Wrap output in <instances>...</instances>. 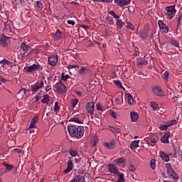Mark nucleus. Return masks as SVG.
<instances>
[{"mask_svg": "<svg viewBox=\"0 0 182 182\" xmlns=\"http://www.w3.org/2000/svg\"><path fill=\"white\" fill-rule=\"evenodd\" d=\"M104 146L109 149V150H113L116 147V142L114 139H112L109 142H105Z\"/></svg>", "mask_w": 182, "mask_h": 182, "instance_id": "nucleus-17", "label": "nucleus"}, {"mask_svg": "<svg viewBox=\"0 0 182 182\" xmlns=\"http://www.w3.org/2000/svg\"><path fill=\"white\" fill-rule=\"evenodd\" d=\"M78 73L81 76H83L85 75H92V70L90 69H89L87 67H82L78 70Z\"/></svg>", "mask_w": 182, "mask_h": 182, "instance_id": "nucleus-11", "label": "nucleus"}, {"mask_svg": "<svg viewBox=\"0 0 182 182\" xmlns=\"http://www.w3.org/2000/svg\"><path fill=\"white\" fill-rule=\"evenodd\" d=\"M36 8H42V5H43L42 2L37 1H36Z\"/></svg>", "mask_w": 182, "mask_h": 182, "instance_id": "nucleus-53", "label": "nucleus"}, {"mask_svg": "<svg viewBox=\"0 0 182 182\" xmlns=\"http://www.w3.org/2000/svg\"><path fill=\"white\" fill-rule=\"evenodd\" d=\"M168 76H170V73H168V71H166L164 73V75H163V80H166V81H168Z\"/></svg>", "mask_w": 182, "mask_h": 182, "instance_id": "nucleus-40", "label": "nucleus"}, {"mask_svg": "<svg viewBox=\"0 0 182 182\" xmlns=\"http://www.w3.org/2000/svg\"><path fill=\"white\" fill-rule=\"evenodd\" d=\"M124 163H126V159L123 157H120L118 159H115V164H123Z\"/></svg>", "mask_w": 182, "mask_h": 182, "instance_id": "nucleus-33", "label": "nucleus"}, {"mask_svg": "<svg viewBox=\"0 0 182 182\" xmlns=\"http://www.w3.org/2000/svg\"><path fill=\"white\" fill-rule=\"evenodd\" d=\"M136 169H137V168H136V166H134V165L130 164L128 166V170L129 171H131L132 173H134V171H136Z\"/></svg>", "mask_w": 182, "mask_h": 182, "instance_id": "nucleus-39", "label": "nucleus"}, {"mask_svg": "<svg viewBox=\"0 0 182 182\" xmlns=\"http://www.w3.org/2000/svg\"><path fill=\"white\" fill-rule=\"evenodd\" d=\"M41 69V65L39 64H33V65L28 66L25 68L26 72L28 73H32V72H35V70H39Z\"/></svg>", "mask_w": 182, "mask_h": 182, "instance_id": "nucleus-8", "label": "nucleus"}, {"mask_svg": "<svg viewBox=\"0 0 182 182\" xmlns=\"http://www.w3.org/2000/svg\"><path fill=\"white\" fill-rule=\"evenodd\" d=\"M52 89V87L50 85H47L46 87V92H49Z\"/></svg>", "mask_w": 182, "mask_h": 182, "instance_id": "nucleus-61", "label": "nucleus"}, {"mask_svg": "<svg viewBox=\"0 0 182 182\" xmlns=\"http://www.w3.org/2000/svg\"><path fill=\"white\" fill-rule=\"evenodd\" d=\"M140 36L142 39H147L149 38V33L145 31H142L140 32Z\"/></svg>", "mask_w": 182, "mask_h": 182, "instance_id": "nucleus-35", "label": "nucleus"}, {"mask_svg": "<svg viewBox=\"0 0 182 182\" xmlns=\"http://www.w3.org/2000/svg\"><path fill=\"white\" fill-rule=\"evenodd\" d=\"M110 114L112 117H114V119H117V117L116 116V112L112 109L110 110Z\"/></svg>", "mask_w": 182, "mask_h": 182, "instance_id": "nucleus-51", "label": "nucleus"}, {"mask_svg": "<svg viewBox=\"0 0 182 182\" xmlns=\"http://www.w3.org/2000/svg\"><path fill=\"white\" fill-rule=\"evenodd\" d=\"M3 166H5L6 168L9 171H11L12 168H14V166L9 165L5 162L3 163Z\"/></svg>", "mask_w": 182, "mask_h": 182, "instance_id": "nucleus-45", "label": "nucleus"}, {"mask_svg": "<svg viewBox=\"0 0 182 182\" xmlns=\"http://www.w3.org/2000/svg\"><path fill=\"white\" fill-rule=\"evenodd\" d=\"M77 103H79V100H77V99H74L71 101V105H72L73 107H75L76 106V105H77Z\"/></svg>", "mask_w": 182, "mask_h": 182, "instance_id": "nucleus-47", "label": "nucleus"}, {"mask_svg": "<svg viewBox=\"0 0 182 182\" xmlns=\"http://www.w3.org/2000/svg\"><path fill=\"white\" fill-rule=\"evenodd\" d=\"M75 93H76V95H77V96H82V92L80 91L76 90Z\"/></svg>", "mask_w": 182, "mask_h": 182, "instance_id": "nucleus-64", "label": "nucleus"}, {"mask_svg": "<svg viewBox=\"0 0 182 182\" xmlns=\"http://www.w3.org/2000/svg\"><path fill=\"white\" fill-rule=\"evenodd\" d=\"M168 127H169L168 124H167V125L161 124V125H160L159 129H160V130L163 131V130H166V129H168Z\"/></svg>", "mask_w": 182, "mask_h": 182, "instance_id": "nucleus-48", "label": "nucleus"}, {"mask_svg": "<svg viewBox=\"0 0 182 182\" xmlns=\"http://www.w3.org/2000/svg\"><path fill=\"white\" fill-rule=\"evenodd\" d=\"M115 4H117L119 6L123 8V6H127V5H130L132 0H114Z\"/></svg>", "mask_w": 182, "mask_h": 182, "instance_id": "nucleus-12", "label": "nucleus"}, {"mask_svg": "<svg viewBox=\"0 0 182 182\" xmlns=\"http://www.w3.org/2000/svg\"><path fill=\"white\" fill-rule=\"evenodd\" d=\"M78 182H86L85 181V176H79V178H78V180H77Z\"/></svg>", "mask_w": 182, "mask_h": 182, "instance_id": "nucleus-55", "label": "nucleus"}, {"mask_svg": "<svg viewBox=\"0 0 182 182\" xmlns=\"http://www.w3.org/2000/svg\"><path fill=\"white\" fill-rule=\"evenodd\" d=\"M150 166L152 170H154L156 168V160L151 159L150 162Z\"/></svg>", "mask_w": 182, "mask_h": 182, "instance_id": "nucleus-42", "label": "nucleus"}, {"mask_svg": "<svg viewBox=\"0 0 182 182\" xmlns=\"http://www.w3.org/2000/svg\"><path fill=\"white\" fill-rule=\"evenodd\" d=\"M69 122H75V123H78V124H83V121L80 120L78 117H73Z\"/></svg>", "mask_w": 182, "mask_h": 182, "instance_id": "nucleus-32", "label": "nucleus"}, {"mask_svg": "<svg viewBox=\"0 0 182 182\" xmlns=\"http://www.w3.org/2000/svg\"><path fill=\"white\" fill-rule=\"evenodd\" d=\"M150 106L153 109L154 112H156V110H159V104L156 102H151Z\"/></svg>", "mask_w": 182, "mask_h": 182, "instance_id": "nucleus-29", "label": "nucleus"}, {"mask_svg": "<svg viewBox=\"0 0 182 182\" xmlns=\"http://www.w3.org/2000/svg\"><path fill=\"white\" fill-rule=\"evenodd\" d=\"M108 14L109 15H112V18H114V19H116V21L117 19H120V16L116 14V12H114V10H108Z\"/></svg>", "mask_w": 182, "mask_h": 182, "instance_id": "nucleus-27", "label": "nucleus"}, {"mask_svg": "<svg viewBox=\"0 0 182 182\" xmlns=\"http://www.w3.org/2000/svg\"><path fill=\"white\" fill-rule=\"evenodd\" d=\"M108 171L109 173H112V174H119V169H117V166H116L114 164L108 165Z\"/></svg>", "mask_w": 182, "mask_h": 182, "instance_id": "nucleus-13", "label": "nucleus"}, {"mask_svg": "<svg viewBox=\"0 0 182 182\" xmlns=\"http://www.w3.org/2000/svg\"><path fill=\"white\" fill-rule=\"evenodd\" d=\"M125 97L127 100L129 105H133L134 100L133 99V95L131 94H125Z\"/></svg>", "mask_w": 182, "mask_h": 182, "instance_id": "nucleus-26", "label": "nucleus"}, {"mask_svg": "<svg viewBox=\"0 0 182 182\" xmlns=\"http://www.w3.org/2000/svg\"><path fill=\"white\" fill-rule=\"evenodd\" d=\"M86 110L87 113L90 114H93V112H95V102H90L86 104Z\"/></svg>", "mask_w": 182, "mask_h": 182, "instance_id": "nucleus-9", "label": "nucleus"}, {"mask_svg": "<svg viewBox=\"0 0 182 182\" xmlns=\"http://www.w3.org/2000/svg\"><path fill=\"white\" fill-rule=\"evenodd\" d=\"M67 23H68V25H72V26H75V21L72 20H68Z\"/></svg>", "mask_w": 182, "mask_h": 182, "instance_id": "nucleus-57", "label": "nucleus"}, {"mask_svg": "<svg viewBox=\"0 0 182 182\" xmlns=\"http://www.w3.org/2000/svg\"><path fill=\"white\" fill-rule=\"evenodd\" d=\"M117 176H119L117 182H124L125 181V180H124V174L120 173V172H119V173L117 174Z\"/></svg>", "mask_w": 182, "mask_h": 182, "instance_id": "nucleus-36", "label": "nucleus"}, {"mask_svg": "<svg viewBox=\"0 0 182 182\" xmlns=\"http://www.w3.org/2000/svg\"><path fill=\"white\" fill-rule=\"evenodd\" d=\"M0 82H1V83H6V82H8V80L5 78H4V77H2V75H0Z\"/></svg>", "mask_w": 182, "mask_h": 182, "instance_id": "nucleus-54", "label": "nucleus"}, {"mask_svg": "<svg viewBox=\"0 0 182 182\" xmlns=\"http://www.w3.org/2000/svg\"><path fill=\"white\" fill-rule=\"evenodd\" d=\"M165 10L167 12L166 15L169 19H173V18H174V15H176V12H177L175 5L167 6L165 8Z\"/></svg>", "mask_w": 182, "mask_h": 182, "instance_id": "nucleus-3", "label": "nucleus"}, {"mask_svg": "<svg viewBox=\"0 0 182 182\" xmlns=\"http://www.w3.org/2000/svg\"><path fill=\"white\" fill-rule=\"evenodd\" d=\"M114 85H116V86H118V87H119L120 89H123V90H124V87L122 85V82H120V80H114Z\"/></svg>", "mask_w": 182, "mask_h": 182, "instance_id": "nucleus-37", "label": "nucleus"}, {"mask_svg": "<svg viewBox=\"0 0 182 182\" xmlns=\"http://www.w3.org/2000/svg\"><path fill=\"white\" fill-rule=\"evenodd\" d=\"M56 63H58V55L48 57V65H50V66H56Z\"/></svg>", "mask_w": 182, "mask_h": 182, "instance_id": "nucleus-14", "label": "nucleus"}, {"mask_svg": "<svg viewBox=\"0 0 182 182\" xmlns=\"http://www.w3.org/2000/svg\"><path fill=\"white\" fill-rule=\"evenodd\" d=\"M109 129L112 133H114V131L116 130V127H109Z\"/></svg>", "mask_w": 182, "mask_h": 182, "instance_id": "nucleus-63", "label": "nucleus"}, {"mask_svg": "<svg viewBox=\"0 0 182 182\" xmlns=\"http://www.w3.org/2000/svg\"><path fill=\"white\" fill-rule=\"evenodd\" d=\"M55 41H60L61 38H63V33L60 29H58L55 33H53Z\"/></svg>", "mask_w": 182, "mask_h": 182, "instance_id": "nucleus-19", "label": "nucleus"}, {"mask_svg": "<svg viewBox=\"0 0 182 182\" xmlns=\"http://www.w3.org/2000/svg\"><path fill=\"white\" fill-rule=\"evenodd\" d=\"M80 28H82V29H85V31H86V30L89 29V26L81 24Z\"/></svg>", "mask_w": 182, "mask_h": 182, "instance_id": "nucleus-58", "label": "nucleus"}, {"mask_svg": "<svg viewBox=\"0 0 182 182\" xmlns=\"http://www.w3.org/2000/svg\"><path fill=\"white\" fill-rule=\"evenodd\" d=\"M49 102H50V100L49 99V95H44L43 100H41V103L48 105Z\"/></svg>", "mask_w": 182, "mask_h": 182, "instance_id": "nucleus-28", "label": "nucleus"}, {"mask_svg": "<svg viewBox=\"0 0 182 182\" xmlns=\"http://www.w3.org/2000/svg\"><path fill=\"white\" fill-rule=\"evenodd\" d=\"M14 151H16V153H18V154H21V153H22V149H14Z\"/></svg>", "mask_w": 182, "mask_h": 182, "instance_id": "nucleus-59", "label": "nucleus"}, {"mask_svg": "<svg viewBox=\"0 0 182 182\" xmlns=\"http://www.w3.org/2000/svg\"><path fill=\"white\" fill-rule=\"evenodd\" d=\"M166 167L167 168V174L171 177V178H174L175 180H178V175L174 172V170H173V168H171V164H166Z\"/></svg>", "mask_w": 182, "mask_h": 182, "instance_id": "nucleus-5", "label": "nucleus"}, {"mask_svg": "<svg viewBox=\"0 0 182 182\" xmlns=\"http://www.w3.org/2000/svg\"><path fill=\"white\" fill-rule=\"evenodd\" d=\"M69 77H70L69 75H65V73H63L61 76V80H63V82H66V80H68Z\"/></svg>", "mask_w": 182, "mask_h": 182, "instance_id": "nucleus-46", "label": "nucleus"}, {"mask_svg": "<svg viewBox=\"0 0 182 182\" xmlns=\"http://www.w3.org/2000/svg\"><path fill=\"white\" fill-rule=\"evenodd\" d=\"M105 21H107L108 25H114V20H113L112 16H107L105 18Z\"/></svg>", "mask_w": 182, "mask_h": 182, "instance_id": "nucleus-30", "label": "nucleus"}, {"mask_svg": "<svg viewBox=\"0 0 182 182\" xmlns=\"http://www.w3.org/2000/svg\"><path fill=\"white\" fill-rule=\"evenodd\" d=\"M181 18H182V16H181V15H178V16H177V19H178V25H180V21H181Z\"/></svg>", "mask_w": 182, "mask_h": 182, "instance_id": "nucleus-60", "label": "nucleus"}, {"mask_svg": "<svg viewBox=\"0 0 182 182\" xmlns=\"http://www.w3.org/2000/svg\"><path fill=\"white\" fill-rule=\"evenodd\" d=\"M16 95L22 98L25 95H26V90L25 88H21Z\"/></svg>", "mask_w": 182, "mask_h": 182, "instance_id": "nucleus-31", "label": "nucleus"}, {"mask_svg": "<svg viewBox=\"0 0 182 182\" xmlns=\"http://www.w3.org/2000/svg\"><path fill=\"white\" fill-rule=\"evenodd\" d=\"M60 109V107H59V105L58 102H55L54 105V112H58Z\"/></svg>", "mask_w": 182, "mask_h": 182, "instance_id": "nucleus-50", "label": "nucleus"}, {"mask_svg": "<svg viewBox=\"0 0 182 182\" xmlns=\"http://www.w3.org/2000/svg\"><path fill=\"white\" fill-rule=\"evenodd\" d=\"M38 120H39V118L36 115L35 116L31 121V124L28 127V129H33L36 127V122H38Z\"/></svg>", "mask_w": 182, "mask_h": 182, "instance_id": "nucleus-20", "label": "nucleus"}, {"mask_svg": "<svg viewBox=\"0 0 182 182\" xmlns=\"http://www.w3.org/2000/svg\"><path fill=\"white\" fill-rule=\"evenodd\" d=\"M158 25L159 26V28L162 30V32H164V33H168V26L164 24V23H163V21L159 20L158 21Z\"/></svg>", "mask_w": 182, "mask_h": 182, "instance_id": "nucleus-15", "label": "nucleus"}, {"mask_svg": "<svg viewBox=\"0 0 182 182\" xmlns=\"http://www.w3.org/2000/svg\"><path fill=\"white\" fill-rule=\"evenodd\" d=\"M69 154H70V156L72 157H76V156H77V154H78V152L77 151H75V150L71 149L69 151Z\"/></svg>", "mask_w": 182, "mask_h": 182, "instance_id": "nucleus-38", "label": "nucleus"}, {"mask_svg": "<svg viewBox=\"0 0 182 182\" xmlns=\"http://www.w3.org/2000/svg\"><path fill=\"white\" fill-rule=\"evenodd\" d=\"M20 51V55H21V56L24 58V56H28L29 53H32V48H31V46H27L25 43H22L21 44Z\"/></svg>", "mask_w": 182, "mask_h": 182, "instance_id": "nucleus-2", "label": "nucleus"}, {"mask_svg": "<svg viewBox=\"0 0 182 182\" xmlns=\"http://www.w3.org/2000/svg\"><path fill=\"white\" fill-rule=\"evenodd\" d=\"M6 65L7 66H12V63L6 59H3L0 60V67L4 68V66Z\"/></svg>", "mask_w": 182, "mask_h": 182, "instance_id": "nucleus-23", "label": "nucleus"}, {"mask_svg": "<svg viewBox=\"0 0 182 182\" xmlns=\"http://www.w3.org/2000/svg\"><path fill=\"white\" fill-rule=\"evenodd\" d=\"M68 69L70 70V69H79V65H68Z\"/></svg>", "mask_w": 182, "mask_h": 182, "instance_id": "nucleus-44", "label": "nucleus"}, {"mask_svg": "<svg viewBox=\"0 0 182 182\" xmlns=\"http://www.w3.org/2000/svg\"><path fill=\"white\" fill-rule=\"evenodd\" d=\"M152 92L155 96H158L159 97H164V92L159 86H156L152 89Z\"/></svg>", "mask_w": 182, "mask_h": 182, "instance_id": "nucleus-7", "label": "nucleus"}, {"mask_svg": "<svg viewBox=\"0 0 182 182\" xmlns=\"http://www.w3.org/2000/svg\"><path fill=\"white\" fill-rule=\"evenodd\" d=\"M68 130L69 134L72 137H75V139H82L83 137V135L85 134V127L83 126H79V133L76 134V130H77V128L76 126L73 125H69L68 127Z\"/></svg>", "mask_w": 182, "mask_h": 182, "instance_id": "nucleus-1", "label": "nucleus"}, {"mask_svg": "<svg viewBox=\"0 0 182 182\" xmlns=\"http://www.w3.org/2000/svg\"><path fill=\"white\" fill-rule=\"evenodd\" d=\"M149 62L146 60H143V58L136 59V65L141 66V65H148Z\"/></svg>", "mask_w": 182, "mask_h": 182, "instance_id": "nucleus-25", "label": "nucleus"}, {"mask_svg": "<svg viewBox=\"0 0 182 182\" xmlns=\"http://www.w3.org/2000/svg\"><path fill=\"white\" fill-rule=\"evenodd\" d=\"M177 123L176 119H172L170 121V122L168 123V126L170 127V126H173V124H176Z\"/></svg>", "mask_w": 182, "mask_h": 182, "instance_id": "nucleus-49", "label": "nucleus"}, {"mask_svg": "<svg viewBox=\"0 0 182 182\" xmlns=\"http://www.w3.org/2000/svg\"><path fill=\"white\" fill-rule=\"evenodd\" d=\"M116 21H117V28H118L119 29H122V28H123V26L124 25V23L122 22V21L119 18H117Z\"/></svg>", "mask_w": 182, "mask_h": 182, "instance_id": "nucleus-34", "label": "nucleus"}, {"mask_svg": "<svg viewBox=\"0 0 182 182\" xmlns=\"http://www.w3.org/2000/svg\"><path fill=\"white\" fill-rule=\"evenodd\" d=\"M55 88L56 89L57 92H58V93H60V95H63V93H66V92H68L66 86L63 85V82H62V81L57 82Z\"/></svg>", "mask_w": 182, "mask_h": 182, "instance_id": "nucleus-6", "label": "nucleus"}, {"mask_svg": "<svg viewBox=\"0 0 182 182\" xmlns=\"http://www.w3.org/2000/svg\"><path fill=\"white\" fill-rule=\"evenodd\" d=\"M97 110L100 112H103V109L102 108V105L100 103L97 104Z\"/></svg>", "mask_w": 182, "mask_h": 182, "instance_id": "nucleus-52", "label": "nucleus"}, {"mask_svg": "<svg viewBox=\"0 0 182 182\" xmlns=\"http://www.w3.org/2000/svg\"><path fill=\"white\" fill-rule=\"evenodd\" d=\"M130 116H131L132 122H137V119H139V113L134 111H131Z\"/></svg>", "mask_w": 182, "mask_h": 182, "instance_id": "nucleus-22", "label": "nucleus"}, {"mask_svg": "<svg viewBox=\"0 0 182 182\" xmlns=\"http://www.w3.org/2000/svg\"><path fill=\"white\" fill-rule=\"evenodd\" d=\"M151 143L152 144V146H154V144L157 143V139H156V138H151Z\"/></svg>", "mask_w": 182, "mask_h": 182, "instance_id": "nucleus-56", "label": "nucleus"}, {"mask_svg": "<svg viewBox=\"0 0 182 182\" xmlns=\"http://www.w3.org/2000/svg\"><path fill=\"white\" fill-rule=\"evenodd\" d=\"M159 156L164 161H166V163H168V161H170V158L168 157V155H166V154L164 153L163 151H159Z\"/></svg>", "mask_w": 182, "mask_h": 182, "instance_id": "nucleus-21", "label": "nucleus"}, {"mask_svg": "<svg viewBox=\"0 0 182 182\" xmlns=\"http://www.w3.org/2000/svg\"><path fill=\"white\" fill-rule=\"evenodd\" d=\"M139 143H140V140H134V141H132L130 144L131 150H134L135 149H137V147H139Z\"/></svg>", "mask_w": 182, "mask_h": 182, "instance_id": "nucleus-24", "label": "nucleus"}, {"mask_svg": "<svg viewBox=\"0 0 182 182\" xmlns=\"http://www.w3.org/2000/svg\"><path fill=\"white\" fill-rule=\"evenodd\" d=\"M122 132V129H120V128H115V131L114 133H120Z\"/></svg>", "mask_w": 182, "mask_h": 182, "instance_id": "nucleus-62", "label": "nucleus"}, {"mask_svg": "<svg viewBox=\"0 0 182 182\" xmlns=\"http://www.w3.org/2000/svg\"><path fill=\"white\" fill-rule=\"evenodd\" d=\"M72 170H73V161H72V157H69V160L67 163V168L65 170H64V173L68 174V173H70Z\"/></svg>", "mask_w": 182, "mask_h": 182, "instance_id": "nucleus-10", "label": "nucleus"}, {"mask_svg": "<svg viewBox=\"0 0 182 182\" xmlns=\"http://www.w3.org/2000/svg\"><path fill=\"white\" fill-rule=\"evenodd\" d=\"M128 29H132V31H135L136 26H134L132 23L128 22L127 25Z\"/></svg>", "mask_w": 182, "mask_h": 182, "instance_id": "nucleus-41", "label": "nucleus"}, {"mask_svg": "<svg viewBox=\"0 0 182 182\" xmlns=\"http://www.w3.org/2000/svg\"><path fill=\"white\" fill-rule=\"evenodd\" d=\"M9 40V37L2 35L0 37V43H1V46L6 48V46H8V41Z\"/></svg>", "mask_w": 182, "mask_h": 182, "instance_id": "nucleus-16", "label": "nucleus"}, {"mask_svg": "<svg viewBox=\"0 0 182 182\" xmlns=\"http://www.w3.org/2000/svg\"><path fill=\"white\" fill-rule=\"evenodd\" d=\"M43 80H39L38 82H35L33 85L31 86V92H32L33 95H35L39 89H42L43 87Z\"/></svg>", "mask_w": 182, "mask_h": 182, "instance_id": "nucleus-4", "label": "nucleus"}, {"mask_svg": "<svg viewBox=\"0 0 182 182\" xmlns=\"http://www.w3.org/2000/svg\"><path fill=\"white\" fill-rule=\"evenodd\" d=\"M170 139V132H166L165 134L161 137V141L162 143H165L166 144H168L170 141H168Z\"/></svg>", "mask_w": 182, "mask_h": 182, "instance_id": "nucleus-18", "label": "nucleus"}, {"mask_svg": "<svg viewBox=\"0 0 182 182\" xmlns=\"http://www.w3.org/2000/svg\"><path fill=\"white\" fill-rule=\"evenodd\" d=\"M171 43L173 46H176V48H180V43H178L176 40H171Z\"/></svg>", "mask_w": 182, "mask_h": 182, "instance_id": "nucleus-43", "label": "nucleus"}]
</instances>
